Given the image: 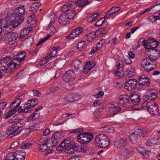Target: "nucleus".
<instances>
[{"mask_svg":"<svg viewBox=\"0 0 160 160\" xmlns=\"http://www.w3.org/2000/svg\"><path fill=\"white\" fill-rule=\"evenodd\" d=\"M17 62L12 60L11 56L0 60V70L7 73H12L15 70Z\"/></svg>","mask_w":160,"mask_h":160,"instance_id":"nucleus-1","label":"nucleus"},{"mask_svg":"<svg viewBox=\"0 0 160 160\" xmlns=\"http://www.w3.org/2000/svg\"><path fill=\"white\" fill-rule=\"evenodd\" d=\"M75 8V2L70 1L66 2L61 8L62 12H64L70 20L73 19L76 15V12L72 9Z\"/></svg>","mask_w":160,"mask_h":160,"instance_id":"nucleus-2","label":"nucleus"},{"mask_svg":"<svg viewBox=\"0 0 160 160\" xmlns=\"http://www.w3.org/2000/svg\"><path fill=\"white\" fill-rule=\"evenodd\" d=\"M25 13L24 6L21 5L16 8L15 10V12L13 17L14 19L13 20L16 23H17V25L16 26L17 27L21 24L24 20L23 16Z\"/></svg>","mask_w":160,"mask_h":160,"instance_id":"nucleus-3","label":"nucleus"},{"mask_svg":"<svg viewBox=\"0 0 160 160\" xmlns=\"http://www.w3.org/2000/svg\"><path fill=\"white\" fill-rule=\"evenodd\" d=\"M95 142L99 146L102 148L108 147L110 143V139L107 136L103 134H99L95 138Z\"/></svg>","mask_w":160,"mask_h":160,"instance_id":"nucleus-4","label":"nucleus"},{"mask_svg":"<svg viewBox=\"0 0 160 160\" xmlns=\"http://www.w3.org/2000/svg\"><path fill=\"white\" fill-rule=\"evenodd\" d=\"M130 98L131 101L130 105H131L129 107H132V108L136 110L143 109L142 106V104H141L140 106L139 105L141 97L138 94L133 92L130 94Z\"/></svg>","mask_w":160,"mask_h":160,"instance_id":"nucleus-5","label":"nucleus"},{"mask_svg":"<svg viewBox=\"0 0 160 160\" xmlns=\"http://www.w3.org/2000/svg\"><path fill=\"white\" fill-rule=\"evenodd\" d=\"M142 106L143 109L146 107L148 112L152 115H156L158 113V105L153 101L143 102Z\"/></svg>","mask_w":160,"mask_h":160,"instance_id":"nucleus-6","label":"nucleus"},{"mask_svg":"<svg viewBox=\"0 0 160 160\" xmlns=\"http://www.w3.org/2000/svg\"><path fill=\"white\" fill-rule=\"evenodd\" d=\"M22 123L18 122L13 124L11 127H9L7 130V133L9 138H11L18 135L21 132L20 128H22Z\"/></svg>","mask_w":160,"mask_h":160,"instance_id":"nucleus-7","label":"nucleus"},{"mask_svg":"<svg viewBox=\"0 0 160 160\" xmlns=\"http://www.w3.org/2000/svg\"><path fill=\"white\" fill-rule=\"evenodd\" d=\"M93 137L92 133L90 132H81L78 134L77 140L82 144H87L90 141Z\"/></svg>","mask_w":160,"mask_h":160,"instance_id":"nucleus-8","label":"nucleus"},{"mask_svg":"<svg viewBox=\"0 0 160 160\" xmlns=\"http://www.w3.org/2000/svg\"><path fill=\"white\" fill-rule=\"evenodd\" d=\"M141 65L144 70L148 72L152 71L156 68V63H153L149 58L143 59L141 62Z\"/></svg>","mask_w":160,"mask_h":160,"instance_id":"nucleus-9","label":"nucleus"},{"mask_svg":"<svg viewBox=\"0 0 160 160\" xmlns=\"http://www.w3.org/2000/svg\"><path fill=\"white\" fill-rule=\"evenodd\" d=\"M61 145L63 146L65 150L67 152L72 149L74 150V146H76L72 142L71 138L69 137L67 138L61 142Z\"/></svg>","mask_w":160,"mask_h":160,"instance_id":"nucleus-10","label":"nucleus"},{"mask_svg":"<svg viewBox=\"0 0 160 160\" xmlns=\"http://www.w3.org/2000/svg\"><path fill=\"white\" fill-rule=\"evenodd\" d=\"M75 73L73 70H69L67 71L63 75L64 80L66 82L72 81L75 79Z\"/></svg>","mask_w":160,"mask_h":160,"instance_id":"nucleus-11","label":"nucleus"},{"mask_svg":"<svg viewBox=\"0 0 160 160\" xmlns=\"http://www.w3.org/2000/svg\"><path fill=\"white\" fill-rule=\"evenodd\" d=\"M137 81L135 79H129L126 83L125 88L129 91H131L135 89L137 87Z\"/></svg>","mask_w":160,"mask_h":160,"instance_id":"nucleus-12","label":"nucleus"},{"mask_svg":"<svg viewBox=\"0 0 160 160\" xmlns=\"http://www.w3.org/2000/svg\"><path fill=\"white\" fill-rule=\"evenodd\" d=\"M118 99L119 103L120 105L128 107H129L131 105H130L128 97L127 94L120 96Z\"/></svg>","mask_w":160,"mask_h":160,"instance_id":"nucleus-13","label":"nucleus"},{"mask_svg":"<svg viewBox=\"0 0 160 160\" xmlns=\"http://www.w3.org/2000/svg\"><path fill=\"white\" fill-rule=\"evenodd\" d=\"M18 37V34L14 32L6 33L5 36L4 41L7 43L9 42L15 40Z\"/></svg>","mask_w":160,"mask_h":160,"instance_id":"nucleus-14","label":"nucleus"},{"mask_svg":"<svg viewBox=\"0 0 160 160\" xmlns=\"http://www.w3.org/2000/svg\"><path fill=\"white\" fill-rule=\"evenodd\" d=\"M150 82L149 78L147 76L142 75L139 78V85L140 86H148L149 85Z\"/></svg>","mask_w":160,"mask_h":160,"instance_id":"nucleus-15","label":"nucleus"},{"mask_svg":"<svg viewBox=\"0 0 160 160\" xmlns=\"http://www.w3.org/2000/svg\"><path fill=\"white\" fill-rule=\"evenodd\" d=\"M151 54L149 55V58L153 63H156L155 61L160 56V54L159 51H157L156 49H152L151 51Z\"/></svg>","mask_w":160,"mask_h":160,"instance_id":"nucleus-16","label":"nucleus"},{"mask_svg":"<svg viewBox=\"0 0 160 160\" xmlns=\"http://www.w3.org/2000/svg\"><path fill=\"white\" fill-rule=\"evenodd\" d=\"M59 22L62 25H65L70 22V19L64 12L61 14L59 17Z\"/></svg>","mask_w":160,"mask_h":160,"instance_id":"nucleus-17","label":"nucleus"},{"mask_svg":"<svg viewBox=\"0 0 160 160\" xmlns=\"http://www.w3.org/2000/svg\"><path fill=\"white\" fill-rule=\"evenodd\" d=\"M80 98V96L79 95H76L73 94H69L66 96L64 99L66 102H72Z\"/></svg>","mask_w":160,"mask_h":160,"instance_id":"nucleus-18","label":"nucleus"},{"mask_svg":"<svg viewBox=\"0 0 160 160\" xmlns=\"http://www.w3.org/2000/svg\"><path fill=\"white\" fill-rule=\"evenodd\" d=\"M109 108L111 109L113 114H116L117 112H120L121 110V108L119 106L118 103L114 102L110 104Z\"/></svg>","mask_w":160,"mask_h":160,"instance_id":"nucleus-19","label":"nucleus"},{"mask_svg":"<svg viewBox=\"0 0 160 160\" xmlns=\"http://www.w3.org/2000/svg\"><path fill=\"white\" fill-rule=\"evenodd\" d=\"M142 44L145 48L147 49L154 48L157 47L158 45V42H154V44L152 45V43H150L149 42L145 40H143L142 41Z\"/></svg>","mask_w":160,"mask_h":160,"instance_id":"nucleus-20","label":"nucleus"},{"mask_svg":"<svg viewBox=\"0 0 160 160\" xmlns=\"http://www.w3.org/2000/svg\"><path fill=\"white\" fill-rule=\"evenodd\" d=\"M66 62L65 59L62 58L57 59L55 62V65L58 69H61L62 68Z\"/></svg>","mask_w":160,"mask_h":160,"instance_id":"nucleus-21","label":"nucleus"},{"mask_svg":"<svg viewBox=\"0 0 160 160\" xmlns=\"http://www.w3.org/2000/svg\"><path fill=\"white\" fill-rule=\"evenodd\" d=\"M149 95H148V99L153 101L157 98V92L155 89H150L148 90Z\"/></svg>","mask_w":160,"mask_h":160,"instance_id":"nucleus-22","label":"nucleus"},{"mask_svg":"<svg viewBox=\"0 0 160 160\" xmlns=\"http://www.w3.org/2000/svg\"><path fill=\"white\" fill-rule=\"evenodd\" d=\"M15 160H24L26 153L21 151H17L15 152Z\"/></svg>","mask_w":160,"mask_h":160,"instance_id":"nucleus-23","label":"nucleus"},{"mask_svg":"<svg viewBox=\"0 0 160 160\" xmlns=\"http://www.w3.org/2000/svg\"><path fill=\"white\" fill-rule=\"evenodd\" d=\"M128 142V140L126 138H121L114 142V146L117 148H120L123 144L127 143Z\"/></svg>","mask_w":160,"mask_h":160,"instance_id":"nucleus-24","label":"nucleus"},{"mask_svg":"<svg viewBox=\"0 0 160 160\" xmlns=\"http://www.w3.org/2000/svg\"><path fill=\"white\" fill-rule=\"evenodd\" d=\"M39 146L38 147V150L41 152H44L47 150L48 148H50V142L43 143L41 144H38Z\"/></svg>","mask_w":160,"mask_h":160,"instance_id":"nucleus-25","label":"nucleus"},{"mask_svg":"<svg viewBox=\"0 0 160 160\" xmlns=\"http://www.w3.org/2000/svg\"><path fill=\"white\" fill-rule=\"evenodd\" d=\"M26 56V53L25 52H23L19 53L17 55L18 57L14 58H13L12 57V60L15 62L17 61L21 62L25 59Z\"/></svg>","mask_w":160,"mask_h":160,"instance_id":"nucleus-26","label":"nucleus"},{"mask_svg":"<svg viewBox=\"0 0 160 160\" xmlns=\"http://www.w3.org/2000/svg\"><path fill=\"white\" fill-rule=\"evenodd\" d=\"M13 20H14V19H12L11 22H9L6 27L3 28V29L6 32H7V33L12 32H11L15 27H14L12 25V24L13 23V22H15L13 21Z\"/></svg>","mask_w":160,"mask_h":160,"instance_id":"nucleus-27","label":"nucleus"},{"mask_svg":"<svg viewBox=\"0 0 160 160\" xmlns=\"http://www.w3.org/2000/svg\"><path fill=\"white\" fill-rule=\"evenodd\" d=\"M123 150L124 154L126 156L132 155L133 154V149L130 146H125Z\"/></svg>","mask_w":160,"mask_h":160,"instance_id":"nucleus-28","label":"nucleus"},{"mask_svg":"<svg viewBox=\"0 0 160 160\" xmlns=\"http://www.w3.org/2000/svg\"><path fill=\"white\" fill-rule=\"evenodd\" d=\"M10 110L8 112L7 114H5L4 115V117L5 118L7 119L10 117L12 116L17 111V108H15L11 107V105L9 107Z\"/></svg>","mask_w":160,"mask_h":160,"instance_id":"nucleus-29","label":"nucleus"},{"mask_svg":"<svg viewBox=\"0 0 160 160\" xmlns=\"http://www.w3.org/2000/svg\"><path fill=\"white\" fill-rule=\"evenodd\" d=\"M88 3L89 2L87 0H77V1L75 2V6L76 5L77 7H82Z\"/></svg>","mask_w":160,"mask_h":160,"instance_id":"nucleus-30","label":"nucleus"},{"mask_svg":"<svg viewBox=\"0 0 160 160\" xmlns=\"http://www.w3.org/2000/svg\"><path fill=\"white\" fill-rule=\"evenodd\" d=\"M99 15V14L98 13L96 14L92 13L89 14L87 17V21L88 22H90L93 21L97 19L98 16Z\"/></svg>","mask_w":160,"mask_h":160,"instance_id":"nucleus-31","label":"nucleus"},{"mask_svg":"<svg viewBox=\"0 0 160 160\" xmlns=\"http://www.w3.org/2000/svg\"><path fill=\"white\" fill-rule=\"evenodd\" d=\"M106 28L105 27H104L103 28H99L95 32H94V34L95 36L99 37L101 34H106Z\"/></svg>","mask_w":160,"mask_h":160,"instance_id":"nucleus-32","label":"nucleus"},{"mask_svg":"<svg viewBox=\"0 0 160 160\" xmlns=\"http://www.w3.org/2000/svg\"><path fill=\"white\" fill-rule=\"evenodd\" d=\"M87 47L86 41L80 42L78 44V49L79 51H82L85 49Z\"/></svg>","mask_w":160,"mask_h":160,"instance_id":"nucleus-33","label":"nucleus"},{"mask_svg":"<svg viewBox=\"0 0 160 160\" xmlns=\"http://www.w3.org/2000/svg\"><path fill=\"white\" fill-rule=\"evenodd\" d=\"M64 135V133L62 131L57 132L54 133L52 138H54V139L58 140L59 138L63 137Z\"/></svg>","mask_w":160,"mask_h":160,"instance_id":"nucleus-34","label":"nucleus"},{"mask_svg":"<svg viewBox=\"0 0 160 160\" xmlns=\"http://www.w3.org/2000/svg\"><path fill=\"white\" fill-rule=\"evenodd\" d=\"M30 32L29 28H26L23 29L21 31L20 37V38H23L28 35Z\"/></svg>","mask_w":160,"mask_h":160,"instance_id":"nucleus-35","label":"nucleus"},{"mask_svg":"<svg viewBox=\"0 0 160 160\" xmlns=\"http://www.w3.org/2000/svg\"><path fill=\"white\" fill-rule=\"evenodd\" d=\"M22 99L21 98H18L15 99L12 103L10 104L11 107L15 108H16L19 107L20 104L21 102Z\"/></svg>","mask_w":160,"mask_h":160,"instance_id":"nucleus-36","label":"nucleus"},{"mask_svg":"<svg viewBox=\"0 0 160 160\" xmlns=\"http://www.w3.org/2000/svg\"><path fill=\"white\" fill-rule=\"evenodd\" d=\"M72 65L76 70L80 68L82 65V62L78 60H74L72 62Z\"/></svg>","mask_w":160,"mask_h":160,"instance_id":"nucleus-37","label":"nucleus"},{"mask_svg":"<svg viewBox=\"0 0 160 160\" xmlns=\"http://www.w3.org/2000/svg\"><path fill=\"white\" fill-rule=\"evenodd\" d=\"M38 101L37 99H32L28 101V102L25 104L30 105V106L33 108L36 106L38 103Z\"/></svg>","mask_w":160,"mask_h":160,"instance_id":"nucleus-38","label":"nucleus"},{"mask_svg":"<svg viewBox=\"0 0 160 160\" xmlns=\"http://www.w3.org/2000/svg\"><path fill=\"white\" fill-rule=\"evenodd\" d=\"M138 137L133 132L131 133L130 136V140L131 142L133 144L136 143L137 142Z\"/></svg>","mask_w":160,"mask_h":160,"instance_id":"nucleus-39","label":"nucleus"},{"mask_svg":"<svg viewBox=\"0 0 160 160\" xmlns=\"http://www.w3.org/2000/svg\"><path fill=\"white\" fill-rule=\"evenodd\" d=\"M95 37L94 32H91L86 36V39L89 42H91Z\"/></svg>","mask_w":160,"mask_h":160,"instance_id":"nucleus-40","label":"nucleus"},{"mask_svg":"<svg viewBox=\"0 0 160 160\" xmlns=\"http://www.w3.org/2000/svg\"><path fill=\"white\" fill-rule=\"evenodd\" d=\"M103 129V130L107 132H112L114 131V129L112 127L106 126L102 128Z\"/></svg>","mask_w":160,"mask_h":160,"instance_id":"nucleus-41","label":"nucleus"},{"mask_svg":"<svg viewBox=\"0 0 160 160\" xmlns=\"http://www.w3.org/2000/svg\"><path fill=\"white\" fill-rule=\"evenodd\" d=\"M73 148V151H74L85 152L86 151V150L84 148L80 146H78V147H77L76 145L74 146Z\"/></svg>","mask_w":160,"mask_h":160,"instance_id":"nucleus-42","label":"nucleus"},{"mask_svg":"<svg viewBox=\"0 0 160 160\" xmlns=\"http://www.w3.org/2000/svg\"><path fill=\"white\" fill-rule=\"evenodd\" d=\"M72 31L76 36L82 33L83 32L82 29L81 27L77 28Z\"/></svg>","mask_w":160,"mask_h":160,"instance_id":"nucleus-43","label":"nucleus"},{"mask_svg":"<svg viewBox=\"0 0 160 160\" xmlns=\"http://www.w3.org/2000/svg\"><path fill=\"white\" fill-rule=\"evenodd\" d=\"M133 133L138 137L143 136L144 134L143 130L140 128L137 129Z\"/></svg>","mask_w":160,"mask_h":160,"instance_id":"nucleus-44","label":"nucleus"},{"mask_svg":"<svg viewBox=\"0 0 160 160\" xmlns=\"http://www.w3.org/2000/svg\"><path fill=\"white\" fill-rule=\"evenodd\" d=\"M59 48V47H54V49H53V51L49 54L48 56L49 58L53 57L56 55H57L58 54V50Z\"/></svg>","mask_w":160,"mask_h":160,"instance_id":"nucleus-45","label":"nucleus"},{"mask_svg":"<svg viewBox=\"0 0 160 160\" xmlns=\"http://www.w3.org/2000/svg\"><path fill=\"white\" fill-rule=\"evenodd\" d=\"M15 152L8 153L7 156V159L8 160H15Z\"/></svg>","mask_w":160,"mask_h":160,"instance_id":"nucleus-46","label":"nucleus"},{"mask_svg":"<svg viewBox=\"0 0 160 160\" xmlns=\"http://www.w3.org/2000/svg\"><path fill=\"white\" fill-rule=\"evenodd\" d=\"M156 143L155 139L152 138L151 139H149L146 142V144L147 146H152L156 144Z\"/></svg>","mask_w":160,"mask_h":160,"instance_id":"nucleus-47","label":"nucleus"},{"mask_svg":"<svg viewBox=\"0 0 160 160\" xmlns=\"http://www.w3.org/2000/svg\"><path fill=\"white\" fill-rule=\"evenodd\" d=\"M25 42L27 46L28 47H29L32 45L34 41L33 39L30 37L27 39Z\"/></svg>","mask_w":160,"mask_h":160,"instance_id":"nucleus-48","label":"nucleus"},{"mask_svg":"<svg viewBox=\"0 0 160 160\" xmlns=\"http://www.w3.org/2000/svg\"><path fill=\"white\" fill-rule=\"evenodd\" d=\"M59 89V88L58 87L55 86L54 87H52L51 89L49 90V91H48L46 92V94H50L49 92H51L52 93H53L55 92L58 91Z\"/></svg>","mask_w":160,"mask_h":160,"instance_id":"nucleus-49","label":"nucleus"},{"mask_svg":"<svg viewBox=\"0 0 160 160\" xmlns=\"http://www.w3.org/2000/svg\"><path fill=\"white\" fill-rule=\"evenodd\" d=\"M48 31L50 32V34H49L51 36L53 35L57 32L55 28L53 26H48Z\"/></svg>","mask_w":160,"mask_h":160,"instance_id":"nucleus-50","label":"nucleus"},{"mask_svg":"<svg viewBox=\"0 0 160 160\" xmlns=\"http://www.w3.org/2000/svg\"><path fill=\"white\" fill-rule=\"evenodd\" d=\"M51 37V35H50V34H48L46 37H45L44 38L41 39L36 44V46L37 47L39 45H40L42 43L46 40H48L49 38Z\"/></svg>","mask_w":160,"mask_h":160,"instance_id":"nucleus-51","label":"nucleus"},{"mask_svg":"<svg viewBox=\"0 0 160 160\" xmlns=\"http://www.w3.org/2000/svg\"><path fill=\"white\" fill-rule=\"evenodd\" d=\"M105 18L104 17H103L100 20H98L95 24V26L96 27H99L101 26L102 24L105 22Z\"/></svg>","mask_w":160,"mask_h":160,"instance_id":"nucleus-52","label":"nucleus"},{"mask_svg":"<svg viewBox=\"0 0 160 160\" xmlns=\"http://www.w3.org/2000/svg\"><path fill=\"white\" fill-rule=\"evenodd\" d=\"M39 117V114L37 113H34L31 114V115L29 117V119L30 120H35L38 118Z\"/></svg>","mask_w":160,"mask_h":160,"instance_id":"nucleus-53","label":"nucleus"},{"mask_svg":"<svg viewBox=\"0 0 160 160\" xmlns=\"http://www.w3.org/2000/svg\"><path fill=\"white\" fill-rule=\"evenodd\" d=\"M58 140L54 139V138H51V142L50 143V147H55L58 143Z\"/></svg>","mask_w":160,"mask_h":160,"instance_id":"nucleus-54","label":"nucleus"},{"mask_svg":"<svg viewBox=\"0 0 160 160\" xmlns=\"http://www.w3.org/2000/svg\"><path fill=\"white\" fill-rule=\"evenodd\" d=\"M32 147V144L30 143H25L22 146V149H28L31 148Z\"/></svg>","mask_w":160,"mask_h":160,"instance_id":"nucleus-55","label":"nucleus"},{"mask_svg":"<svg viewBox=\"0 0 160 160\" xmlns=\"http://www.w3.org/2000/svg\"><path fill=\"white\" fill-rule=\"evenodd\" d=\"M36 3H34L30 5V11L33 12H37L38 8L36 6Z\"/></svg>","mask_w":160,"mask_h":160,"instance_id":"nucleus-56","label":"nucleus"},{"mask_svg":"<svg viewBox=\"0 0 160 160\" xmlns=\"http://www.w3.org/2000/svg\"><path fill=\"white\" fill-rule=\"evenodd\" d=\"M135 73H133L130 71L126 70L125 72V75L128 78H130L134 76Z\"/></svg>","mask_w":160,"mask_h":160,"instance_id":"nucleus-57","label":"nucleus"},{"mask_svg":"<svg viewBox=\"0 0 160 160\" xmlns=\"http://www.w3.org/2000/svg\"><path fill=\"white\" fill-rule=\"evenodd\" d=\"M9 23L5 19H3L0 20V26L4 28Z\"/></svg>","mask_w":160,"mask_h":160,"instance_id":"nucleus-58","label":"nucleus"},{"mask_svg":"<svg viewBox=\"0 0 160 160\" xmlns=\"http://www.w3.org/2000/svg\"><path fill=\"white\" fill-rule=\"evenodd\" d=\"M120 9L121 8L119 7H113L109 10L111 11V14H113L119 11Z\"/></svg>","mask_w":160,"mask_h":160,"instance_id":"nucleus-59","label":"nucleus"},{"mask_svg":"<svg viewBox=\"0 0 160 160\" xmlns=\"http://www.w3.org/2000/svg\"><path fill=\"white\" fill-rule=\"evenodd\" d=\"M89 62L87 63L86 65H85L84 69L83 70V72L85 74H87L88 73L89 70L91 69V67L90 68L88 67V64H89Z\"/></svg>","mask_w":160,"mask_h":160,"instance_id":"nucleus-60","label":"nucleus"},{"mask_svg":"<svg viewBox=\"0 0 160 160\" xmlns=\"http://www.w3.org/2000/svg\"><path fill=\"white\" fill-rule=\"evenodd\" d=\"M49 57L48 56L46 57L42 60L39 62V64L41 66H43L47 63L48 62L47 60L48 59Z\"/></svg>","mask_w":160,"mask_h":160,"instance_id":"nucleus-61","label":"nucleus"},{"mask_svg":"<svg viewBox=\"0 0 160 160\" xmlns=\"http://www.w3.org/2000/svg\"><path fill=\"white\" fill-rule=\"evenodd\" d=\"M56 149L57 151H65V152H67L65 150V148L62 145H61V143L56 148Z\"/></svg>","mask_w":160,"mask_h":160,"instance_id":"nucleus-62","label":"nucleus"},{"mask_svg":"<svg viewBox=\"0 0 160 160\" xmlns=\"http://www.w3.org/2000/svg\"><path fill=\"white\" fill-rule=\"evenodd\" d=\"M6 104L5 102H2L0 103V112L3 113V110L6 107Z\"/></svg>","mask_w":160,"mask_h":160,"instance_id":"nucleus-63","label":"nucleus"},{"mask_svg":"<svg viewBox=\"0 0 160 160\" xmlns=\"http://www.w3.org/2000/svg\"><path fill=\"white\" fill-rule=\"evenodd\" d=\"M18 120V118L17 115L13 116L9 120L10 122L11 123H13Z\"/></svg>","mask_w":160,"mask_h":160,"instance_id":"nucleus-64","label":"nucleus"}]
</instances>
